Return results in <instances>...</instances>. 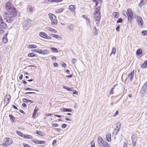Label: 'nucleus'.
<instances>
[{"mask_svg":"<svg viewBox=\"0 0 147 147\" xmlns=\"http://www.w3.org/2000/svg\"><path fill=\"white\" fill-rule=\"evenodd\" d=\"M5 8L8 11L7 13L3 14V16L4 20L8 23L12 22L13 18L17 15L16 9L11 3L9 2L6 3Z\"/></svg>","mask_w":147,"mask_h":147,"instance_id":"1","label":"nucleus"},{"mask_svg":"<svg viewBox=\"0 0 147 147\" xmlns=\"http://www.w3.org/2000/svg\"><path fill=\"white\" fill-rule=\"evenodd\" d=\"M100 8L97 7L95 9L94 13V18L97 21H99L100 19V13L99 11Z\"/></svg>","mask_w":147,"mask_h":147,"instance_id":"2","label":"nucleus"},{"mask_svg":"<svg viewBox=\"0 0 147 147\" xmlns=\"http://www.w3.org/2000/svg\"><path fill=\"white\" fill-rule=\"evenodd\" d=\"M48 16L51 21V24L56 25L57 23V21L56 16L53 14L49 13Z\"/></svg>","mask_w":147,"mask_h":147,"instance_id":"3","label":"nucleus"},{"mask_svg":"<svg viewBox=\"0 0 147 147\" xmlns=\"http://www.w3.org/2000/svg\"><path fill=\"white\" fill-rule=\"evenodd\" d=\"M31 23V20L30 19H28L25 20L23 24V28L25 29H27L30 26Z\"/></svg>","mask_w":147,"mask_h":147,"instance_id":"4","label":"nucleus"},{"mask_svg":"<svg viewBox=\"0 0 147 147\" xmlns=\"http://www.w3.org/2000/svg\"><path fill=\"white\" fill-rule=\"evenodd\" d=\"M7 25L1 17H0V31L6 28Z\"/></svg>","mask_w":147,"mask_h":147,"instance_id":"5","label":"nucleus"},{"mask_svg":"<svg viewBox=\"0 0 147 147\" xmlns=\"http://www.w3.org/2000/svg\"><path fill=\"white\" fill-rule=\"evenodd\" d=\"M5 143L3 144V145H5L7 146L11 145L13 143V141L11 138H6L5 139Z\"/></svg>","mask_w":147,"mask_h":147,"instance_id":"6","label":"nucleus"},{"mask_svg":"<svg viewBox=\"0 0 147 147\" xmlns=\"http://www.w3.org/2000/svg\"><path fill=\"white\" fill-rule=\"evenodd\" d=\"M127 12L128 20L129 22H131V19L133 18V12L130 9H127Z\"/></svg>","mask_w":147,"mask_h":147,"instance_id":"7","label":"nucleus"},{"mask_svg":"<svg viewBox=\"0 0 147 147\" xmlns=\"http://www.w3.org/2000/svg\"><path fill=\"white\" fill-rule=\"evenodd\" d=\"M136 18L138 25L142 26L143 24V22L141 17L140 16H137Z\"/></svg>","mask_w":147,"mask_h":147,"instance_id":"8","label":"nucleus"},{"mask_svg":"<svg viewBox=\"0 0 147 147\" xmlns=\"http://www.w3.org/2000/svg\"><path fill=\"white\" fill-rule=\"evenodd\" d=\"M104 142V141H103L102 137L100 136H98V142L99 147H102V144Z\"/></svg>","mask_w":147,"mask_h":147,"instance_id":"9","label":"nucleus"},{"mask_svg":"<svg viewBox=\"0 0 147 147\" xmlns=\"http://www.w3.org/2000/svg\"><path fill=\"white\" fill-rule=\"evenodd\" d=\"M132 140V145L133 146H135L136 144L137 140V137L135 135H133L131 137Z\"/></svg>","mask_w":147,"mask_h":147,"instance_id":"10","label":"nucleus"},{"mask_svg":"<svg viewBox=\"0 0 147 147\" xmlns=\"http://www.w3.org/2000/svg\"><path fill=\"white\" fill-rule=\"evenodd\" d=\"M11 96L9 95H6L4 100V102L5 105L8 104L10 100Z\"/></svg>","mask_w":147,"mask_h":147,"instance_id":"11","label":"nucleus"},{"mask_svg":"<svg viewBox=\"0 0 147 147\" xmlns=\"http://www.w3.org/2000/svg\"><path fill=\"white\" fill-rule=\"evenodd\" d=\"M134 70L130 74H129L128 76V79L129 81L131 82L133 80L134 76Z\"/></svg>","mask_w":147,"mask_h":147,"instance_id":"12","label":"nucleus"},{"mask_svg":"<svg viewBox=\"0 0 147 147\" xmlns=\"http://www.w3.org/2000/svg\"><path fill=\"white\" fill-rule=\"evenodd\" d=\"M39 52L38 53L43 55H45L49 53V51L48 50H40L38 49Z\"/></svg>","mask_w":147,"mask_h":147,"instance_id":"13","label":"nucleus"},{"mask_svg":"<svg viewBox=\"0 0 147 147\" xmlns=\"http://www.w3.org/2000/svg\"><path fill=\"white\" fill-rule=\"evenodd\" d=\"M111 135L110 133H108L106 135V139L108 142H110L111 140Z\"/></svg>","mask_w":147,"mask_h":147,"instance_id":"14","label":"nucleus"},{"mask_svg":"<svg viewBox=\"0 0 147 147\" xmlns=\"http://www.w3.org/2000/svg\"><path fill=\"white\" fill-rule=\"evenodd\" d=\"M69 9L71 12H74L76 9V6L74 5H70L69 7Z\"/></svg>","mask_w":147,"mask_h":147,"instance_id":"15","label":"nucleus"},{"mask_svg":"<svg viewBox=\"0 0 147 147\" xmlns=\"http://www.w3.org/2000/svg\"><path fill=\"white\" fill-rule=\"evenodd\" d=\"M7 33H6L3 37V41L4 43H6L8 42V39L7 38Z\"/></svg>","mask_w":147,"mask_h":147,"instance_id":"16","label":"nucleus"},{"mask_svg":"<svg viewBox=\"0 0 147 147\" xmlns=\"http://www.w3.org/2000/svg\"><path fill=\"white\" fill-rule=\"evenodd\" d=\"M39 35L40 36L44 38H46L47 35L44 32H40L39 33Z\"/></svg>","mask_w":147,"mask_h":147,"instance_id":"17","label":"nucleus"},{"mask_svg":"<svg viewBox=\"0 0 147 147\" xmlns=\"http://www.w3.org/2000/svg\"><path fill=\"white\" fill-rule=\"evenodd\" d=\"M28 11L29 12H32L34 10V7H31L30 5H28L27 8Z\"/></svg>","mask_w":147,"mask_h":147,"instance_id":"18","label":"nucleus"},{"mask_svg":"<svg viewBox=\"0 0 147 147\" xmlns=\"http://www.w3.org/2000/svg\"><path fill=\"white\" fill-rule=\"evenodd\" d=\"M62 112H71L72 110L70 109H61L60 110Z\"/></svg>","mask_w":147,"mask_h":147,"instance_id":"19","label":"nucleus"},{"mask_svg":"<svg viewBox=\"0 0 147 147\" xmlns=\"http://www.w3.org/2000/svg\"><path fill=\"white\" fill-rule=\"evenodd\" d=\"M116 127L115 129L119 130L121 128V123L120 122H118L116 124Z\"/></svg>","mask_w":147,"mask_h":147,"instance_id":"20","label":"nucleus"},{"mask_svg":"<svg viewBox=\"0 0 147 147\" xmlns=\"http://www.w3.org/2000/svg\"><path fill=\"white\" fill-rule=\"evenodd\" d=\"M144 89V91L145 92L147 93V81L145 82L143 86Z\"/></svg>","mask_w":147,"mask_h":147,"instance_id":"21","label":"nucleus"},{"mask_svg":"<svg viewBox=\"0 0 147 147\" xmlns=\"http://www.w3.org/2000/svg\"><path fill=\"white\" fill-rule=\"evenodd\" d=\"M47 29L48 31H51L54 33H56L57 32V31L56 30L50 27L47 28Z\"/></svg>","mask_w":147,"mask_h":147,"instance_id":"22","label":"nucleus"},{"mask_svg":"<svg viewBox=\"0 0 147 147\" xmlns=\"http://www.w3.org/2000/svg\"><path fill=\"white\" fill-rule=\"evenodd\" d=\"M37 47V46L33 45H30L27 46V48L28 49L36 48Z\"/></svg>","mask_w":147,"mask_h":147,"instance_id":"23","label":"nucleus"},{"mask_svg":"<svg viewBox=\"0 0 147 147\" xmlns=\"http://www.w3.org/2000/svg\"><path fill=\"white\" fill-rule=\"evenodd\" d=\"M116 48L115 47H113L112 49V51L110 54V56H111L112 54L115 55L116 52Z\"/></svg>","mask_w":147,"mask_h":147,"instance_id":"24","label":"nucleus"},{"mask_svg":"<svg viewBox=\"0 0 147 147\" xmlns=\"http://www.w3.org/2000/svg\"><path fill=\"white\" fill-rule=\"evenodd\" d=\"M142 53V51L141 49H138L136 52V54L137 55H140Z\"/></svg>","mask_w":147,"mask_h":147,"instance_id":"25","label":"nucleus"},{"mask_svg":"<svg viewBox=\"0 0 147 147\" xmlns=\"http://www.w3.org/2000/svg\"><path fill=\"white\" fill-rule=\"evenodd\" d=\"M38 109H37L36 108L34 110V112H33V115H32V117H33L34 118H35V117H36V113L37 112V111H38Z\"/></svg>","mask_w":147,"mask_h":147,"instance_id":"26","label":"nucleus"},{"mask_svg":"<svg viewBox=\"0 0 147 147\" xmlns=\"http://www.w3.org/2000/svg\"><path fill=\"white\" fill-rule=\"evenodd\" d=\"M51 50L53 53H57L58 51L57 49L55 48L51 47Z\"/></svg>","mask_w":147,"mask_h":147,"instance_id":"27","label":"nucleus"},{"mask_svg":"<svg viewBox=\"0 0 147 147\" xmlns=\"http://www.w3.org/2000/svg\"><path fill=\"white\" fill-rule=\"evenodd\" d=\"M113 16L115 18H118L119 17V15L118 13L114 12L113 13Z\"/></svg>","mask_w":147,"mask_h":147,"instance_id":"28","label":"nucleus"},{"mask_svg":"<svg viewBox=\"0 0 147 147\" xmlns=\"http://www.w3.org/2000/svg\"><path fill=\"white\" fill-rule=\"evenodd\" d=\"M145 0H141V1L139 5V6L141 7L144 5L145 3Z\"/></svg>","mask_w":147,"mask_h":147,"instance_id":"29","label":"nucleus"},{"mask_svg":"<svg viewBox=\"0 0 147 147\" xmlns=\"http://www.w3.org/2000/svg\"><path fill=\"white\" fill-rule=\"evenodd\" d=\"M147 66V61H146L142 65L141 67L143 68H146Z\"/></svg>","mask_w":147,"mask_h":147,"instance_id":"30","label":"nucleus"},{"mask_svg":"<svg viewBox=\"0 0 147 147\" xmlns=\"http://www.w3.org/2000/svg\"><path fill=\"white\" fill-rule=\"evenodd\" d=\"M36 133L37 135L40 136H43V132L40 131H36Z\"/></svg>","mask_w":147,"mask_h":147,"instance_id":"31","label":"nucleus"},{"mask_svg":"<svg viewBox=\"0 0 147 147\" xmlns=\"http://www.w3.org/2000/svg\"><path fill=\"white\" fill-rule=\"evenodd\" d=\"M51 36L52 37H53L54 38H60L61 39V37L60 36H59L58 35H56V34H51Z\"/></svg>","mask_w":147,"mask_h":147,"instance_id":"32","label":"nucleus"},{"mask_svg":"<svg viewBox=\"0 0 147 147\" xmlns=\"http://www.w3.org/2000/svg\"><path fill=\"white\" fill-rule=\"evenodd\" d=\"M110 147L107 143L104 141L102 144V147Z\"/></svg>","mask_w":147,"mask_h":147,"instance_id":"33","label":"nucleus"},{"mask_svg":"<svg viewBox=\"0 0 147 147\" xmlns=\"http://www.w3.org/2000/svg\"><path fill=\"white\" fill-rule=\"evenodd\" d=\"M25 90H29L30 91H37V92H39V90H38L33 89L30 88H26L25 89Z\"/></svg>","mask_w":147,"mask_h":147,"instance_id":"34","label":"nucleus"},{"mask_svg":"<svg viewBox=\"0 0 147 147\" xmlns=\"http://www.w3.org/2000/svg\"><path fill=\"white\" fill-rule=\"evenodd\" d=\"M63 10L62 8H61L59 9H57L56 10V12L57 13H60L62 12Z\"/></svg>","mask_w":147,"mask_h":147,"instance_id":"35","label":"nucleus"},{"mask_svg":"<svg viewBox=\"0 0 147 147\" xmlns=\"http://www.w3.org/2000/svg\"><path fill=\"white\" fill-rule=\"evenodd\" d=\"M119 130L115 128L114 129L113 131L114 134L115 135H116L119 132Z\"/></svg>","mask_w":147,"mask_h":147,"instance_id":"36","label":"nucleus"},{"mask_svg":"<svg viewBox=\"0 0 147 147\" xmlns=\"http://www.w3.org/2000/svg\"><path fill=\"white\" fill-rule=\"evenodd\" d=\"M23 101L24 102H30L31 103H33L32 101H31L30 100H28V99L26 98H23L22 99Z\"/></svg>","mask_w":147,"mask_h":147,"instance_id":"37","label":"nucleus"},{"mask_svg":"<svg viewBox=\"0 0 147 147\" xmlns=\"http://www.w3.org/2000/svg\"><path fill=\"white\" fill-rule=\"evenodd\" d=\"M68 29L71 30H72L74 28V26L72 24L69 25L68 26Z\"/></svg>","mask_w":147,"mask_h":147,"instance_id":"38","label":"nucleus"},{"mask_svg":"<svg viewBox=\"0 0 147 147\" xmlns=\"http://www.w3.org/2000/svg\"><path fill=\"white\" fill-rule=\"evenodd\" d=\"M28 56L30 57H33L35 56V55L34 53H29L28 55Z\"/></svg>","mask_w":147,"mask_h":147,"instance_id":"39","label":"nucleus"},{"mask_svg":"<svg viewBox=\"0 0 147 147\" xmlns=\"http://www.w3.org/2000/svg\"><path fill=\"white\" fill-rule=\"evenodd\" d=\"M9 118L10 119L12 120V122L14 121L15 120L14 117L11 115H9Z\"/></svg>","mask_w":147,"mask_h":147,"instance_id":"40","label":"nucleus"},{"mask_svg":"<svg viewBox=\"0 0 147 147\" xmlns=\"http://www.w3.org/2000/svg\"><path fill=\"white\" fill-rule=\"evenodd\" d=\"M32 141L33 142L36 144H38V143L39 142V140L36 139H34L32 140Z\"/></svg>","mask_w":147,"mask_h":147,"instance_id":"41","label":"nucleus"},{"mask_svg":"<svg viewBox=\"0 0 147 147\" xmlns=\"http://www.w3.org/2000/svg\"><path fill=\"white\" fill-rule=\"evenodd\" d=\"M123 20L121 18H119L117 21V23H121L122 22Z\"/></svg>","mask_w":147,"mask_h":147,"instance_id":"42","label":"nucleus"},{"mask_svg":"<svg viewBox=\"0 0 147 147\" xmlns=\"http://www.w3.org/2000/svg\"><path fill=\"white\" fill-rule=\"evenodd\" d=\"M142 33L143 34V35H147V30H143L142 32Z\"/></svg>","mask_w":147,"mask_h":147,"instance_id":"43","label":"nucleus"},{"mask_svg":"<svg viewBox=\"0 0 147 147\" xmlns=\"http://www.w3.org/2000/svg\"><path fill=\"white\" fill-rule=\"evenodd\" d=\"M123 14L124 16H127L128 14L127 12H126V11H123Z\"/></svg>","mask_w":147,"mask_h":147,"instance_id":"44","label":"nucleus"},{"mask_svg":"<svg viewBox=\"0 0 147 147\" xmlns=\"http://www.w3.org/2000/svg\"><path fill=\"white\" fill-rule=\"evenodd\" d=\"M17 134H18L20 135L22 137V135H23V134L22 132H20V131H17Z\"/></svg>","mask_w":147,"mask_h":147,"instance_id":"45","label":"nucleus"},{"mask_svg":"<svg viewBox=\"0 0 147 147\" xmlns=\"http://www.w3.org/2000/svg\"><path fill=\"white\" fill-rule=\"evenodd\" d=\"M45 143V142L43 141H39V142L38 143V144H43Z\"/></svg>","mask_w":147,"mask_h":147,"instance_id":"46","label":"nucleus"},{"mask_svg":"<svg viewBox=\"0 0 147 147\" xmlns=\"http://www.w3.org/2000/svg\"><path fill=\"white\" fill-rule=\"evenodd\" d=\"M67 125L66 124H63L62 125L61 127L63 128H65L67 127Z\"/></svg>","mask_w":147,"mask_h":147,"instance_id":"47","label":"nucleus"},{"mask_svg":"<svg viewBox=\"0 0 147 147\" xmlns=\"http://www.w3.org/2000/svg\"><path fill=\"white\" fill-rule=\"evenodd\" d=\"M62 1V0H52V2H60Z\"/></svg>","mask_w":147,"mask_h":147,"instance_id":"48","label":"nucleus"},{"mask_svg":"<svg viewBox=\"0 0 147 147\" xmlns=\"http://www.w3.org/2000/svg\"><path fill=\"white\" fill-rule=\"evenodd\" d=\"M33 138V137L32 136L28 135L27 137V139H32Z\"/></svg>","mask_w":147,"mask_h":147,"instance_id":"49","label":"nucleus"},{"mask_svg":"<svg viewBox=\"0 0 147 147\" xmlns=\"http://www.w3.org/2000/svg\"><path fill=\"white\" fill-rule=\"evenodd\" d=\"M120 26L119 25L116 28V30L117 31L119 32V28H120Z\"/></svg>","mask_w":147,"mask_h":147,"instance_id":"50","label":"nucleus"},{"mask_svg":"<svg viewBox=\"0 0 147 147\" xmlns=\"http://www.w3.org/2000/svg\"><path fill=\"white\" fill-rule=\"evenodd\" d=\"M90 144H92L91 145V147H95L94 143V142L93 141H92V142H91V143H90Z\"/></svg>","mask_w":147,"mask_h":147,"instance_id":"51","label":"nucleus"},{"mask_svg":"<svg viewBox=\"0 0 147 147\" xmlns=\"http://www.w3.org/2000/svg\"><path fill=\"white\" fill-rule=\"evenodd\" d=\"M77 59H73L72 61L73 63L74 64L77 61Z\"/></svg>","mask_w":147,"mask_h":147,"instance_id":"52","label":"nucleus"},{"mask_svg":"<svg viewBox=\"0 0 147 147\" xmlns=\"http://www.w3.org/2000/svg\"><path fill=\"white\" fill-rule=\"evenodd\" d=\"M52 125L53 127H57L58 126V125L57 123H53L52 124Z\"/></svg>","mask_w":147,"mask_h":147,"instance_id":"53","label":"nucleus"},{"mask_svg":"<svg viewBox=\"0 0 147 147\" xmlns=\"http://www.w3.org/2000/svg\"><path fill=\"white\" fill-rule=\"evenodd\" d=\"M113 89H114V88H113L111 90V91L110 92V94H113V93H114V92H113Z\"/></svg>","mask_w":147,"mask_h":147,"instance_id":"54","label":"nucleus"},{"mask_svg":"<svg viewBox=\"0 0 147 147\" xmlns=\"http://www.w3.org/2000/svg\"><path fill=\"white\" fill-rule=\"evenodd\" d=\"M53 64L54 66L56 67H57L59 66L58 64L57 63H54Z\"/></svg>","mask_w":147,"mask_h":147,"instance_id":"55","label":"nucleus"},{"mask_svg":"<svg viewBox=\"0 0 147 147\" xmlns=\"http://www.w3.org/2000/svg\"><path fill=\"white\" fill-rule=\"evenodd\" d=\"M32 52H34L38 53L39 52L38 49H33L32 50Z\"/></svg>","mask_w":147,"mask_h":147,"instance_id":"56","label":"nucleus"},{"mask_svg":"<svg viewBox=\"0 0 147 147\" xmlns=\"http://www.w3.org/2000/svg\"><path fill=\"white\" fill-rule=\"evenodd\" d=\"M66 90L67 91H71L72 90V88H69L67 87Z\"/></svg>","mask_w":147,"mask_h":147,"instance_id":"57","label":"nucleus"},{"mask_svg":"<svg viewBox=\"0 0 147 147\" xmlns=\"http://www.w3.org/2000/svg\"><path fill=\"white\" fill-rule=\"evenodd\" d=\"M23 145L24 146V147H30V146L28 144H25L24 143L23 144Z\"/></svg>","mask_w":147,"mask_h":147,"instance_id":"58","label":"nucleus"},{"mask_svg":"<svg viewBox=\"0 0 147 147\" xmlns=\"http://www.w3.org/2000/svg\"><path fill=\"white\" fill-rule=\"evenodd\" d=\"M118 113V111H116L114 114L113 115V117L116 116Z\"/></svg>","mask_w":147,"mask_h":147,"instance_id":"59","label":"nucleus"},{"mask_svg":"<svg viewBox=\"0 0 147 147\" xmlns=\"http://www.w3.org/2000/svg\"><path fill=\"white\" fill-rule=\"evenodd\" d=\"M62 66L64 68H66L67 67L66 64L65 63H64L62 64Z\"/></svg>","mask_w":147,"mask_h":147,"instance_id":"60","label":"nucleus"},{"mask_svg":"<svg viewBox=\"0 0 147 147\" xmlns=\"http://www.w3.org/2000/svg\"><path fill=\"white\" fill-rule=\"evenodd\" d=\"M22 137L24 138H27V137L28 136V135H24L23 134V135H22Z\"/></svg>","mask_w":147,"mask_h":147,"instance_id":"61","label":"nucleus"},{"mask_svg":"<svg viewBox=\"0 0 147 147\" xmlns=\"http://www.w3.org/2000/svg\"><path fill=\"white\" fill-rule=\"evenodd\" d=\"M73 93L77 95L78 94V92L76 90H74L73 91Z\"/></svg>","mask_w":147,"mask_h":147,"instance_id":"62","label":"nucleus"},{"mask_svg":"<svg viewBox=\"0 0 147 147\" xmlns=\"http://www.w3.org/2000/svg\"><path fill=\"white\" fill-rule=\"evenodd\" d=\"M127 143L126 142H124L123 144V147H127Z\"/></svg>","mask_w":147,"mask_h":147,"instance_id":"63","label":"nucleus"},{"mask_svg":"<svg viewBox=\"0 0 147 147\" xmlns=\"http://www.w3.org/2000/svg\"><path fill=\"white\" fill-rule=\"evenodd\" d=\"M93 30L95 33L97 32V30L95 27H94L93 28Z\"/></svg>","mask_w":147,"mask_h":147,"instance_id":"64","label":"nucleus"}]
</instances>
